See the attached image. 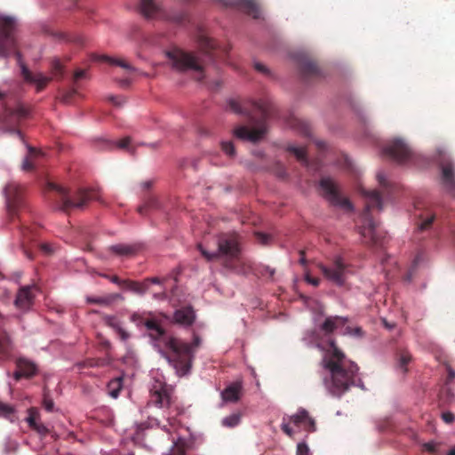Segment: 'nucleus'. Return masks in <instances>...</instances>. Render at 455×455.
Segmentation results:
<instances>
[{
    "label": "nucleus",
    "instance_id": "nucleus-1",
    "mask_svg": "<svg viewBox=\"0 0 455 455\" xmlns=\"http://www.w3.org/2000/svg\"><path fill=\"white\" fill-rule=\"evenodd\" d=\"M347 318L342 316H329L319 326L321 333H315L316 346L323 352L321 361L323 369L326 371L323 383L327 392L335 397H340L351 387H363L358 378V365L349 360L343 351L336 345L331 335L338 329H343V335L363 337L361 327L347 326Z\"/></svg>",
    "mask_w": 455,
    "mask_h": 455
},
{
    "label": "nucleus",
    "instance_id": "nucleus-2",
    "mask_svg": "<svg viewBox=\"0 0 455 455\" xmlns=\"http://www.w3.org/2000/svg\"><path fill=\"white\" fill-rule=\"evenodd\" d=\"M228 108L233 113L248 118L252 129L244 125L234 129V135L242 140L257 142L267 132V119L272 115V106L266 100H242L231 99L228 102Z\"/></svg>",
    "mask_w": 455,
    "mask_h": 455
},
{
    "label": "nucleus",
    "instance_id": "nucleus-3",
    "mask_svg": "<svg viewBox=\"0 0 455 455\" xmlns=\"http://www.w3.org/2000/svg\"><path fill=\"white\" fill-rule=\"evenodd\" d=\"M17 27L18 23L14 17L0 15V59H7L14 55L21 68L24 80L36 84L37 92H40L45 88L51 78L42 73L33 74L23 63L22 55L19 50Z\"/></svg>",
    "mask_w": 455,
    "mask_h": 455
},
{
    "label": "nucleus",
    "instance_id": "nucleus-4",
    "mask_svg": "<svg viewBox=\"0 0 455 455\" xmlns=\"http://www.w3.org/2000/svg\"><path fill=\"white\" fill-rule=\"evenodd\" d=\"M218 250L210 252L201 243L197 245L207 261L220 259L223 266L238 275H248L251 262L241 256V236L235 232L222 233L218 236Z\"/></svg>",
    "mask_w": 455,
    "mask_h": 455
},
{
    "label": "nucleus",
    "instance_id": "nucleus-5",
    "mask_svg": "<svg viewBox=\"0 0 455 455\" xmlns=\"http://www.w3.org/2000/svg\"><path fill=\"white\" fill-rule=\"evenodd\" d=\"M130 320L138 327L144 326L147 329L149 338L160 353L163 352V347H172L174 351L172 360H178V358L183 356L182 353H185L187 347L175 341L173 337L167 333L157 320L146 317L144 314L140 313H133Z\"/></svg>",
    "mask_w": 455,
    "mask_h": 455
},
{
    "label": "nucleus",
    "instance_id": "nucleus-6",
    "mask_svg": "<svg viewBox=\"0 0 455 455\" xmlns=\"http://www.w3.org/2000/svg\"><path fill=\"white\" fill-rule=\"evenodd\" d=\"M362 195L366 199V205L362 213V226L359 233L365 239V243L371 246H382L384 237L379 234L378 224L371 216V211L374 208L382 210V199L380 193L377 190L361 189Z\"/></svg>",
    "mask_w": 455,
    "mask_h": 455
},
{
    "label": "nucleus",
    "instance_id": "nucleus-7",
    "mask_svg": "<svg viewBox=\"0 0 455 455\" xmlns=\"http://www.w3.org/2000/svg\"><path fill=\"white\" fill-rule=\"evenodd\" d=\"M46 190L50 193L49 199L53 202L55 207L66 212L74 209H82L88 202L94 199L92 191L78 189L71 193L52 181L46 183Z\"/></svg>",
    "mask_w": 455,
    "mask_h": 455
},
{
    "label": "nucleus",
    "instance_id": "nucleus-8",
    "mask_svg": "<svg viewBox=\"0 0 455 455\" xmlns=\"http://www.w3.org/2000/svg\"><path fill=\"white\" fill-rule=\"evenodd\" d=\"M167 57L172 62V66L180 72H196V79L201 81L204 77V60L192 52H186L181 49H173L167 52Z\"/></svg>",
    "mask_w": 455,
    "mask_h": 455
},
{
    "label": "nucleus",
    "instance_id": "nucleus-9",
    "mask_svg": "<svg viewBox=\"0 0 455 455\" xmlns=\"http://www.w3.org/2000/svg\"><path fill=\"white\" fill-rule=\"evenodd\" d=\"M175 341L180 345L186 346V351L183 353L184 356H180L178 360H172L173 349L172 347H163V354L167 358L168 362L175 368L177 373L180 376L188 374L191 369L192 362L195 357L196 349L200 346L201 339L199 337L195 336L192 343L183 342L176 338H173Z\"/></svg>",
    "mask_w": 455,
    "mask_h": 455
},
{
    "label": "nucleus",
    "instance_id": "nucleus-10",
    "mask_svg": "<svg viewBox=\"0 0 455 455\" xmlns=\"http://www.w3.org/2000/svg\"><path fill=\"white\" fill-rule=\"evenodd\" d=\"M318 267L329 281L338 286L345 284L347 274L349 273V266L340 256L335 257L330 266L319 264Z\"/></svg>",
    "mask_w": 455,
    "mask_h": 455
},
{
    "label": "nucleus",
    "instance_id": "nucleus-11",
    "mask_svg": "<svg viewBox=\"0 0 455 455\" xmlns=\"http://www.w3.org/2000/svg\"><path fill=\"white\" fill-rule=\"evenodd\" d=\"M29 116V109L23 105H19L16 108L5 109L0 115V124L7 128L12 133L16 134L23 140L21 132L16 127Z\"/></svg>",
    "mask_w": 455,
    "mask_h": 455
},
{
    "label": "nucleus",
    "instance_id": "nucleus-12",
    "mask_svg": "<svg viewBox=\"0 0 455 455\" xmlns=\"http://www.w3.org/2000/svg\"><path fill=\"white\" fill-rule=\"evenodd\" d=\"M4 196L8 213L12 218L25 206L24 188L15 181H11L4 188Z\"/></svg>",
    "mask_w": 455,
    "mask_h": 455
},
{
    "label": "nucleus",
    "instance_id": "nucleus-13",
    "mask_svg": "<svg viewBox=\"0 0 455 455\" xmlns=\"http://www.w3.org/2000/svg\"><path fill=\"white\" fill-rule=\"evenodd\" d=\"M323 196L328 200L332 205L341 207L347 211L352 210L350 201L343 197L333 180L329 177H323L319 182Z\"/></svg>",
    "mask_w": 455,
    "mask_h": 455
},
{
    "label": "nucleus",
    "instance_id": "nucleus-14",
    "mask_svg": "<svg viewBox=\"0 0 455 455\" xmlns=\"http://www.w3.org/2000/svg\"><path fill=\"white\" fill-rule=\"evenodd\" d=\"M382 152L399 164L408 162L412 156L411 149L400 139L391 140Z\"/></svg>",
    "mask_w": 455,
    "mask_h": 455
},
{
    "label": "nucleus",
    "instance_id": "nucleus-15",
    "mask_svg": "<svg viewBox=\"0 0 455 455\" xmlns=\"http://www.w3.org/2000/svg\"><path fill=\"white\" fill-rule=\"evenodd\" d=\"M299 70L305 82H311L322 77V71L315 61L308 58H302L299 62Z\"/></svg>",
    "mask_w": 455,
    "mask_h": 455
},
{
    "label": "nucleus",
    "instance_id": "nucleus-16",
    "mask_svg": "<svg viewBox=\"0 0 455 455\" xmlns=\"http://www.w3.org/2000/svg\"><path fill=\"white\" fill-rule=\"evenodd\" d=\"M226 6L235 7L243 11L253 19L260 18V7L255 0H221Z\"/></svg>",
    "mask_w": 455,
    "mask_h": 455
},
{
    "label": "nucleus",
    "instance_id": "nucleus-17",
    "mask_svg": "<svg viewBox=\"0 0 455 455\" xmlns=\"http://www.w3.org/2000/svg\"><path fill=\"white\" fill-rule=\"evenodd\" d=\"M150 403L160 408L171 404V391L165 384L159 382L152 387Z\"/></svg>",
    "mask_w": 455,
    "mask_h": 455
},
{
    "label": "nucleus",
    "instance_id": "nucleus-18",
    "mask_svg": "<svg viewBox=\"0 0 455 455\" xmlns=\"http://www.w3.org/2000/svg\"><path fill=\"white\" fill-rule=\"evenodd\" d=\"M442 180L445 188L455 196V170L451 162L442 163Z\"/></svg>",
    "mask_w": 455,
    "mask_h": 455
},
{
    "label": "nucleus",
    "instance_id": "nucleus-19",
    "mask_svg": "<svg viewBox=\"0 0 455 455\" xmlns=\"http://www.w3.org/2000/svg\"><path fill=\"white\" fill-rule=\"evenodd\" d=\"M140 11L148 19L165 17L164 12L155 0H140Z\"/></svg>",
    "mask_w": 455,
    "mask_h": 455
},
{
    "label": "nucleus",
    "instance_id": "nucleus-20",
    "mask_svg": "<svg viewBox=\"0 0 455 455\" xmlns=\"http://www.w3.org/2000/svg\"><path fill=\"white\" fill-rule=\"evenodd\" d=\"M34 295L32 293V288L29 286L22 287L19 290L15 306L21 310H28L33 304Z\"/></svg>",
    "mask_w": 455,
    "mask_h": 455
},
{
    "label": "nucleus",
    "instance_id": "nucleus-21",
    "mask_svg": "<svg viewBox=\"0 0 455 455\" xmlns=\"http://www.w3.org/2000/svg\"><path fill=\"white\" fill-rule=\"evenodd\" d=\"M175 323L189 326L191 325L196 318L195 312L191 307H185L177 309L173 315Z\"/></svg>",
    "mask_w": 455,
    "mask_h": 455
},
{
    "label": "nucleus",
    "instance_id": "nucleus-22",
    "mask_svg": "<svg viewBox=\"0 0 455 455\" xmlns=\"http://www.w3.org/2000/svg\"><path fill=\"white\" fill-rule=\"evenodd\" d=\"M103 320L108 326L116 332L122 341L125 342L130 339L131 334L123 328L122 323L117 317L114 315H105Z\"/></svg>",
    "mask_w": 455,
    "mask_h": 455
},
{
    "label": "nucleus",
    "instance_id": "nucleus-23",
    "mask_svg": "<svg viewBox=\"0 0 455 455\" xmlns=\"http://www.w3.org/2000/svg\"><path fill=\"white\" fill-rule=\"evenodd\" d=\"M242 389L240 382L231 383L221 392V397L225 402L236 403L240 399Z\"/></svg>",
    "mask_w": 455,
    "mask_h": 455
},
{
    "label": "nucleus",
    "instance_id": "nucleus-24",
    "mask_svg": "<svg viewBox=\"0 0 455 455\" xmlns=\"http://www.w3.org/2000/svg\"><path fill=\"white\" fill-rule=\"evenodd\" d=\"M16 367L21 371L24 378H31L37 372L36 365L33 362L25 358L17 359Z\"/></svg>",
    "mask_w": 455,
    "mask_h": 455
},
{
    "label": "nucleus",
    "instance_id": "nucleus-25",
    "mask_svg": "<svg viewBox=\"0 0 455 455\" xmlns=\"http://www.w3.org/2000/svg\"><path fill=\"white\" fill-rule=\"evenodd\" d=\"M191 446L192 444L190 442L183 438H179L173 443V445L167 455H190L189 451Z\"/></svg>",
    "mask_w": 455,
    "mask_h": 455
},
{
    "label": "nucleus",
    "instance_id": "nucleus-26",
    "mask_svg": "<svg viewBox=\"0 0 455 455\" xmlns=\"http://www.w3.org/2000/svg\"><path fill=\"white\" fill-rule=\"evenodd\" d=\"M125 290L131 291L138 295H144L148 291L147 282H137L129 279L124 280L123 287Z\"/></svg>",
    "mask_w": 455,
    "mask_h": 455
},
{
    "label": "nucleus",
    "instance_id": "nucleus-27",
    "mask_svg": "<svg viewBox=\"0 0 455 455\" xmlns=\"http://www.w3.org/2000/svg\"><path fill=\"white\" fill-rule=\"evenodd\" d=\"M131 143V138L125 137L119 141H110L102 140L99 142V148L101 150H111L115 148H122V149H129V145Z\"/></svg>",
    "mask_w": 455,
    "mask_h": 455
},
{
    "label": "nucleus",
    "instance_id": "nucleus-28",
    "mask_svg": "<svg viewBox=\"0 0 455 455\" xmlns=\"http://www.w3.org/2000/svg\"><path fill=\"white\" fill-rule=\"evenodd\" d=\"M417 217L419 219V221L417 224L418 229L419 231H424V230L430 228V227L432 226V224L435 219V214L433 213L431 211L427 210L425 212H421L419 214H417Z\"/></svg>",
    "mask_w": 455,
    "mask_h": 455
},
{
    "label": "nucleus",
    "instance_id": "nucleus-29",
    "mask_svg": "<svg viewBox=\"0 0 455 455\" xmlns=\"http://www.w3.org/2000/svg\"><path fill=\"white\" fill-rule=\"evenodd\" d=\"M197 43L201 52L209 56L212 57V51L215 49V43L209 38L206 35L200 33L197 36Z\"/></svg>",
    "mask_w": 455,
    "mask_h": 455
},
{
    "label": "nucleus",
    "instance_id": "nucleus-30",
    "mask_svg": "<svg viewBox=\"0 0 455 455\" xmlns=\"http://www.w3.org/2000/svg\"><path fill=\"white\" fill-rule=\"evenodd\" d=\"M396 360L398 368L403 372L408 371L407 365L411 362V355L405 349H400L396 353Z\"/></svg>",
    "mask_w": 455,
    "mask_h": 455
},
{
    "label": "nucleus",
    "instance_id": "nucleus-31",
    "mask_svg": "<svg viewBox=\"0 0 455 455\" xmlns=\"http://www.w3.org/2000/svg\"><path fill=\"white\" fill-rule=\"evenodd\" d=\"M98 60L100 61H106V62L109 63L110 65L119 66V67L126 69L129 72L134 71V68L132 67L128 62H126L125 60H124L122 59H115V58H111V57H108L106 55H102V56H100L98 58Z\"/></svg>",
    "mask_w": 455,
    "mask_h": 455
},
{
    "label": "nucleus",
    "instance_id": "nucleus-32",
    "mask_svg": "<svg viewBox=\"0 0 455 455\" xmlns=\"http://www.w3.org/2000/svg\"><path fill=\"white\" fill-rule=\"evenodd\" d=\"M249 273H253L256 275H261L268 279H273L275 270L268 266L260 265L257 267H253L251 264V270Z\"/></svg>",
    "mask_w": 455,
    "mask_h": 455
},
{
    "label": "nucleus",
    "instance_id": "nucleus-33",
    "mask_svg": "<svg viewBox=\"0 0 455 455\" xmlns=\"http://www.w3.org/2000/svg\"><path fill=\"white\" fill-rule=\"evenodd\" d=\"M159 208V203L156 197L155 196H148L146 198L144 204L138 207V212L140 215H144L147 213V212L150 209H158Z\"/></svg>",
    "mask_w": 455,
    "mask_h": 455
},
{
    "label": "nucleus",
    "instance_id": "nucleus-34",
    "mask_svg": "<svg viewBox=\"0 0 455 455\" xmlns=\"http://www.w3.org/2000/svg\"><path fill=\"white\" fill-rule=\"evenodd\" d=\"M304 420H307L310 424L309 414L305 409H299L298 412L291 415L289 419V423H293L297 427H300Z\"/></svg>",
    "mask_w": 455,
    "mask_h": 455
},
{
    "label": "nucleus",
    "instance_id": "nucleus-35",
    "mask_svg": "<svg viewBox=\"0 0 455 455\" xmlns=\"http://www.w3.org/2000/svg\"><path fill=\"white\" fill-rule=\"evenodd\" d=\"M122 381H123V379L121 378H116V379H114L111 381H109V383L108 385V394L113 398L118 397L119 393L122 389Z\"/></svg>",
    "mask_w": 455,
    "mask_h": 455
},
{
    "label": "nucleus",
    "instance_id": "nucleus-36",
    "mask_svg": "<svg viewBox=\"0 0 455 455\" xmlns=\"http://www.w3.org/2000/svg\"><path fill=\"white\" fill-rule=\"evenodd\" d=\"M28 155L26 156V158L24 159V161L22 163V170H24L26 172H30V171L34 170V164L30 158L37 156L38 151L35 148L30 147V146H28Z\"/></svg>",
    "mask_w": 455,
    "mask_h": 455
},
{
    "label": "nucleus",
    "instance_id": "nucleus-37",
    "mask_svg": "<svg viewBox=\"0 0 455 455\" xmlns=\"http://www.w3.org/2000/svg\"><path fill=\"white\" fill-rule=\"evenodd\" d=\"M287 150L293 154L296 158L304 164H307L306 149L304 148H299L296 146H289Z\"/></svg>",
    "mask_w": 455,
    "mask_h": 455
},
{
    "label": "nucleus",
    "instance_id": "nucleus-38",
    "mask_svg": "<svg viewBox=\"0 0 455 455\" xmlns=\"http://www.w3.org/2000/svg\"><path fill=\"white\" fill-rule=\"evenodd\" d=\"M118 295H112L108 297H87L86 301L89 304H99V305H104L108 306L115 298H117Z\"/></svg>",
    "mask_w": 455,
    "mask_h": 455
},
{
    "label": "nucleus",
    "instance_id": "nucleus-39",
    "mask_svg": "<svg viewBox=\"0 0 455 455\" xmlns=\"http://www.w3.org/2000/svg\"><path fill=\"white\" fill-rule=\"evenodd\" d=\"M240 413H232L222 419V425L228 427H234L240 423Z\"/></svg>",
    "mask_w": 455,
    "mask_h": 455
},
{
    "label": "nucleus",
    "instance_id": "nucleus-40",
    "mask_svg": "<svg viewBox=\"0 0 455 455\" xmlns=\"http://www.w3.org/2000/svg\"><path fill=\"white\" fill-rule=\"evenodd\" d=\"M299 132L306 137L311 136V127L310 125L302 120L295 119L293 124Z\"/></svg>",
    "mask_w": 455,
    "mask_h": 455
},
{
    "label": "nucleus",
    "instance_id": "nucleus-41",
    "mask_svg": "<svg viewBox=\"0 0 455 455\" xmlns=\"http://www.w3.org/2000/svg\"><path fill=\"white\" fill-rule=\"evenodd\" d=\"M15 412L14 407L0 401V417L12 419Z\"/></svg>",
    "mask_w": 455,
    "mask_h": 455
},
{
    "label": "nucleus",
    "instance_id": "nucleus-42",
    "mask_svg": "<svg viewBox=\"0 0 455 455\" xmlns=\"http://www.w3.org/2000/svg\"><path fill=\"white\" fill-rule=\"evenodd\" d=\"M110 249L118 255H130L133 252V249L131 246L124 244L113 245Z\"/></svg>",
    "mask_w": 455,
    "mask_h": 455
},
{
    "label": "nucleus",
    "instance_id": "nucleus-43",
    "mask_svg": "<svg viewBox=\"0 0 455 455\" xmlns=\"http://www.w3.org/2000/svg\"><path fill=\"white\" fill-rule=\"evenodd\" d=\"M221 149L229 157H233L235 156V149L232 141L221 142Z\"/></svg>",
    "mask_w": 455,
    "mask_h": 455
},
{
    "label": "nucleus",
    "instance_id": "nucleus-44",
    "mask_svg": "<svg viewBox=\"0 0 455 455\" xmlns=\"http://www.w3.org/2000/svg\"><path fill=\"white\" fill-rule=\"evenodd\" d=\"M38 413L35 408H30L28 410V416L27 418V422L28 426L33 429V427L38 423L37 422Z\"/></svg>",
    "mask_w": 455,
    "mask_h": 455
},
{
    "label": "nucleus",
    "instance_id": "nucleus-45",
    "mask_svg": "<svg viewBox=\"0 0 455 455\" xmlns=\"http://www.w3.org/2000/svg\"><path fill=\"white\" fill-rule=\"evenodd\" d=\"M58 38L66 42H76L78 44H82V39L78 36H71L66 32H60L57 34Z\"/></svg>",
    "mask_w": 455,
    "mask_h": 455
},
{
    "label": "nucleus",
    "instance_id": "nucleus-46",
    "mask_svg": "<svg viewBox=\"0 0 455 455\" xmlns=\"http://www.w3.org/2000/svg\"><path fill=\"white\" fill-rule=\"evenodd\" d=\"M43 406L47 411L50 412L52 411L54 408V403L46 392L44 394Z\"/></svg>",
    "mask_w": 455,
    "mask_h": 455
},
{
    "label": "nucleus",
    "instance_id": "nucleus-47",
    "mask_svg": "<svg viewBox=\"0 0 455 455\" xmlns=\"http://www.w3.org/2000/svg\"><path fill=\"white\" fill-rule=\"evenodd\" d=\"M10 348V340L7 336L0 337V354H6Z\"/></svg>",
    "mask_w": 455,
    "mask_h": 455
},
{
    "label": "nucleus",
    "instance_id": "nucleus-48",
    "mask_svg": "<svg viewBox=\"0 0 455 455\" xmlns=\"http://www.w3.org/2000/svg\"><path fill=\"white\" fill-rule=\"evenodd\" d=\"M309 448L305 443H299L296 455H309Z\"/></svg>",
    "mask_w": 455,
    "mask_h": 455
},
{
    "label": "nucleus",
    "instance_id": "nucleus-49",
    "mask_svg": "<svg viewBox=\"0 0 455 455\" xmlns=\"http://www.w3.org/2000/svg\"><path fill=\"white\" fill-rule=\"evenodd\" d=\"M309 420L312 422V424H310L307 420H304L300 427H303L307 432H314L315 431V422L310 416Z\"/></svg>",
    "mask_w": 455,
    "mask_h": 455
},
{
    "label": "nucleus",
    "instance_id": "nucleus-50",
    "mask_svg": "<svg viewBox=\"0 0 455 455\" xmlns=\"http://www.w3.org/2000/svg\"><path fill=\"white\" fill-rule=\"evenodd\" d=\"M255 236H256L257 241L261 244H267L270 239L269 235H267L264 233H261V232L255 233Z\"/></svg>",
    "mask_w": 455,
    "mask_h": 455
},
{
    "label": "nucleus",
    "instance_id": "nucleus-51",
    "mask_svg": "<svg viewBox=\"0 0 455 455\" xmlns=\"http://www.w3.org/2000/svg\"><path fill=\"white\" fill-rule=\"evenodd\" d=\"M33 429L41 435H46L49 433V429L43 423H37Z\"/></svg>",
    "mask_w": 455,
    "mask_h": 455
},
{
    "label": "nucleus",
    "instance_id": "nucleus-52",
    "mask_svg": "<svg viewBox=\"0 0 455 455\" xmlns=\"http://www.w3.org/2000/svg\"><path fill=\"white\" fill-rule=\"evenodd\" d=\"M443 420L447 424H451L455 420V415L451 411H444L442 413Z\"/></svg>",
    "mask_w": 455,
    "mask_h": 455
},
{
    "label": "nucleus",
    "instance_id": "nucleus-53",
    "mask_svg": "<svg viewBox=\"0 0 455 455\" xmlns=\"http://www.w3.org/2000/svg\"><path fill=\"white\" fill-rule=\"evenodd\" d=\"M377 179H378L379 185L383 188H387L389 187V182L387 180L386 176L383 172H379L377 174Z\"/></svg>",
    "mask_w": 455,
    "mask_h": 455
},
{
    "label": "nucleus",
    "instance_id": "nucleus-54",
    "mask_svg": "<svg viewBox=\"0 0 455 455\" xmlns=\"http://www.w3.org/2000/svg\"><path fill=\"white\" fill-rule=\"evenodd\" d=\"M424 449L430 452V453H435L436 451H437V443H434V442H429V443H424Z\"/></svg>",
    "mask_w": 455,
    "mask_h": 455
},
{
    "label": "nucleus",
    "instance_id": "nucleus-55",
    "mask_svg": "<svg viewBox=\"0 0 455 455\" xmlns=\"http://www.w3.org/2000/svg\"><path fill=\"white\" fill-rule=\"evenodd\" d=\"M281 429L283 433H285L288 436L292 437L293 436V430L290 427L289 423H285L284 421L281 425Z\"/></svg>",
    "mask_w": 455,
    "mask_h": 455
},
{
    "label": "nucleus",
    "instance_id": "nucleus-56",
    "mask_svg": "<svg viewBox=\"0 0 455 455\" xmlns=\"http://www.w3.org/2000/svg\"><path fill=\"white\" fill-rule=\"evenodd\" d=\"M281 429L283 433H285L288 436L292 437L293 436V430L290 427L289 423H285L284 421L281 425Z\"/></svg>",
    "mask_w": 455,
    "mask_h": 455
},
{
    "label": "nucleus",
    "instance_id": "nucleus-57",
    "mask_svg": "<svg viewBox=\"0 0 455 455\" xmlns=\"http://www.w3.org/2000/svg\"><path fill=\"white\" fill-rule=\"evenodd\" d=\"M275 173L276 175L281 178V179H284L286 178L287 176V173H286V171L285 169L283 168V165L281 164H278L277 167H276V171H275Z\"/></svg>",
    "mask_w": 455,
    "mask_h": 455
},
{
    "label": "nucleus",
    "instance_id": "nucleus-58",
    "mask_svg": "<svg viewBox=\"0 0 455 455\" xmlns=\"http://www.w3.org/2000/svg\"><path fill=\"white\" fill-rule=\"evenodd\" d=\"M54 74L60 75L62 73V65L59 60H55L52 64Z\"/></svg>",
    "mask_w": 455,
    "mask_h": 455
},
{
    "label": "nucleus",
    "instance_id": "nucleus-59",
    "mask_svg": "<svg viewBox=\"0 0 455 455\" xmlns=\"http://www.w3.org/2000/svg\"><path fill=\"white\" fill-rule=\"evenodd\" d=\"M40 248L46 254H51L53 252V248L50 243H41Z\"/></svg>",
    "mask_w": 455,
    "mask_h": 455
},
{
    "label": "nucleus",
    "instance_id": "nucleus-60",
    "mask_svg": "<svg viewBox=\"0 0 455 455\" xmlns=\"http://www.w3.org/2000/svg\"><path fill=\"white\" fill-rule=\"evenodd\" d=\"M109 100L116 106H122L123 103L124 102V100L122 99L121 97H116V96H111L109 98Z\"/></svg>",
    "mask_w": 455,
    "mask_h": 455
},
{
    "label": "nucleus",
    "instance_id": "nucleus-61",
    "mask_svg": "<svg viewBox=\"0 0 455 455\" xmlns=\"http://www.w3.org/2000/svg\"><path fill=\"white\" fill-rule=\"evenodd\" d=\"M144 282L148 283V289L149 288L150 283L154 284H162L163 281L158 277H151V278H146Z\"/></svg>",
    "mask_w": 455,
    "mask_h": 455
},
{
    "label": "nucleus",
    "instance_id": "nucleus-62",
    "mask_svg": "<svg viewBox=\"0 0 455 455\" xmlns=\"http://www.w3.org/2000/svg\"><path fill=\"white\" fill-rule=\"evenodd\" d=\"M306 281L308 283H311L312 285L314 286H318L319 283H320V279L319 278H315V277H312L310 276L309 275H306Z\"/></svg>",
    "mask_w": 455,
    "mask_h": 455
},
{
    "label": "nucleus",
    "instance_id": "nucleus-63",
    "mask_svg": "<svg viewBox=\"0 0 455 455\" xmlns=\"http://www.w3.org/2000/svg\"><path fill=\"white\" fill-rule=\"evenodd\" d=\"M85 75H86L85 70H82V69L76 70L74 74V80L78 81L82 78H84Z\"/></svg>",
    "mask_w": 455,
    "mask_h": 455
},
{
    "label": "nucleus",
    "instance_id": "nucleus-64",
    "mask_svg": "<svg viewBox=\"0 0 455 455\" xmlns=\"http://www.w3.org/2000/svg\"><path fill=\"white\" fill-rule=\"evenodd\" d=\"M455 379V371H453L451 368L448 369V376L446 379V383L451 382Z\"/></svg>",
    "mask_w": 455,
    "mask_h": 455
}]
</instances>
